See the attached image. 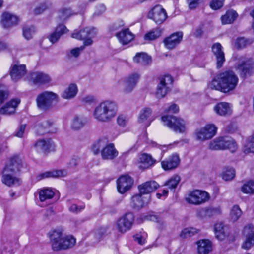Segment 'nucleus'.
Instances as JSON below:
<instances>
[{
	"mask_svg": "<svg viewBox=\"0 0 254 254\" xmlns=\"http://www.w3.org/2000/svg\"><path fill=\"white\" fill-rule=\"evenodd\" d=\"M203 0H186L189 8L190 10L196 9Z\"/></svg>",
	"mask_w": 254,
	"mask_h": 254,
	"instance_id": "obj_57",
	"label": "nucleus"
},
{
	"mask_svg": "<svg viewBox=\"0 0 254 254\" xmlns=\"http://www.w3.org/2000/svg\"><path fill=\"white\" fill-rule=\"evenodd\" d=\"M74 13L70 8H63L59 12V17L61 20H64Z\"/></svg>",
	"mask_w": 254,
	"mask_h": 254,
	"instance_id": "obj_53",
	"label": "nucleus"
},
{
	"mask_svg": "<svg viewBox=\"0 0 254 254\" xmlns=\"http://www.w3.org/2000/svg\"><path fill=\"white\" fill-rule=\"evenodd\" d=\"M85 208L84 205L78 206L75 204H71L69 207V210L73 213H78Z\"/></svg>",
	"mask_w": 254,
	"mask_h": 254,
	"instance_id": "obj_61",
	"label": "nucleus"
},
{
	"mask_svg": "<svg viewBox=\"0 0 254 254\" xmlns=\"http://www.w3.org/2000/svg\"><path fill=\"white\" fill-rule=\"evenodd\" d=\"M84 49V45L80 47L72 49L71 50L70 55H69V56H71V57H77L79 55L80 52L83 51Z\"/></svg>",
	"mask_w": 254,
	"mask_h": 254,
	"instance_id": "obj_64",
	"label": "nucleus"
},
{
	"mask_svg": "<svg viewBox=\"0 0 254 254\" xmlns=\"http://www.w3.org/2000/svg\"><path fill=\"white\" fill-rule=\"evenodd\" d=\"M26 73L25 64L13 63L10 67V75L12 80L16 81L21 78Z\"/></svg>",
	"mask_w": 254,
	"mask_h": 254,
	"instance_id": "obj_22",
	"label": "nucleus"
},
{
	"mask_svg": "<svg viewBox=\"0 0 254 254\" xmlns=\"http://www.w3.org/2000/svg\"><path fill=\"white\" fill-rule=\"evenodd\" d=\"M182 143V142L175 141L173 143L169 144L168 145H158V147L162 150V151L165 152L168 149H171L175 146H177L178 144Z\"/></svg>",
	"mask_w": 254,
	"mask_h": 254,
	"instance_id": "obj_63",
	"label": "nucleus"
},
{
	"mask_svg": "<svg viewBox=\"0 0 254 254\" xmlns=\"http://www.w3.org/2000/svg\"><path fill=\"white\" fill-rule=\"evenodd\" d=\"M215 237L219 240H223L226 236L224 231V225L221 223H217L214 225Z\"/></svg>",
	"mask_w": 254,
	"mask_h": 254,
	"instance_id": "obj_41",
	"label": "nucleus"
},
{
	"mask_svg": "<svg viewBox=\"0 0 254 254\" xmlns=\"http://www.w3.org/2000/svg\"><path fill=\"white\" fill-rule=\"evenodd\" d=\"M224 0H212L210 3V7L214 10H217L222 7Z\"/></svg>",
	"mask_w": 254,
	"mask_h": 254,
	"instance_id": "obj_58",
	"label": "nucleus"
},
{
	"mask_svg": "<svg viewBox=\"0 0 254 254\" xmlns=\"http://www.w3.org/2000/svg\"><path fill=\"white\" fill-rule=\"evenodd\" d=\"M147 237V234L143 232L136 234L134 238L136 242L140 245H143L146 243V240Z\"/></svg>",
	"mask_w": 254,
	"mask_h": 254,
	"instance_id": "obj_55",
	"label": "nucleus"
},
{
	"mask_svg": "<svg viewBox=\"0 0 254 254\" xmlns=\"http://www.w3.org/2000/svg\"><path fill=\"white\" fill-rule=\"evenodd\" d=\"M64 243L62 248L66 250L72 248L76 244V239L72 235H64Z\"/></svg>",
	"mask_w": 254,
	"mask_h": 254,
	"instance_id": "obj_50",
	"label": "nucleus"
},
{
	"mask_svg": "<svg viewBox=\"0 0 254 254\" xmlns=\"http://www.w3.org/2000/svg\"><path fill=\"white\" fill-rule=\"evenodd\" d=\"M35 33V28L33 26H25L23 28V35L27 40L31 39Z\"/></svg>",
	"mask_w": 254,
	"mask_h": 254,
	"instance_id": "obj_51",
	"label": "nucleus"
},
{
	"mask_svg": "<svg viewBox=\"0 0 254 254\" xmlns=\"http://www.w3.org/2000/svg\"><path fill=\"white\" fill-rule=\"evenodd\" d=\"M160 36V32L158 31H151L144 36V39L148 40H153Z\"/></svg>",
	"mask_w": 254,
	"mask_h": 254,
	"instance_id": "obj_59",
	"label": "nucleus"
},
{
	"mask_svg": "<svg viewBox=\"0 0 254 254\" xmlns=\"http://www.w3.org/2000/svg\"><path fill=\"white\" fill-rule=\"evenodd\" d=\"M161 121L164 126L178 133H183L188 128L187 122L180 118L173 116H163Z\"/></svg>",
	"mask_w": 254,
	"mask_h": 254,
	"instance_id": "obj_6",
	"label": "nucleus"
},
{
	"mask_svg": "<svg viewBox=\"0 0 254 254\" xmlns=\"http://www.w3.org/2000/svg\"><path fill=\"white\" fill-rule=\"evenodd\" d=\"M159 187L155 181H147L138 186L139 193L143 194H149L154 192Z\"/></svg>",
	"mask_w": 254,
	"mask_h": 254,
	"instance_id": "obj_28",
	"label": "nucleus"
},
{
	"mask_svg": "<svg viewBox=\"0 0 254 254\" xmlns=\"http://www.w3.org/2000/svg\"><path fill=\"white\" fill-rule=\"evenodd\" d=\"M59 101L58 95L50 91H45L39 94L36 98L38 107L42 110L50 108L54 103Z\"/></svg>",
	"mask_w": 254,
	"mask_h": 254,
	"instance_id": "obj_7",
	"label": "nucleus"
},
{
	"mask_svg": "<svg viewBox=\"0 0 254 254\" xmlns=\"http://www.w3.org/2000/svg\"><path fill=\"white\" fill-rule=\"evenodd\" d=\"M173 82V78L169 75H165L160 78L156 92L158 98H163L167 94L170 90Z\"/></svg>",
	"mask_w": 254,
	"mask_h": 254,
	"instance_id": "obj_16",
	"label": "nucleus"
},
{
	"mask_svg": "<svg viewBox=\"0 0 254 254\" xmlns=\"http://www.w3.org/2000/svg\"><path fill=\"white\" fill-rule=\"evenodd\" d=\"M21 167V160L18 157L12 158L3 169L1 177L2 183L8 187L20 185L22 181L16 176V173L20 171Z\"/></svg>",
	"mask_w": 254,
	"mask_h": 254,
	"instance_id": "obj_3",
	"label": "nucleus"
},
{
	"mask_svg": "<svg viewBox=\"0 0 254 254\" xmlns=\"http://www.w3.org/2000/svg\"><path fill=\"white\" fill-rule=\"evenodd\" d=\"M211 48L212 52L216 58L217 68H220L225 62L223 48L220 43L217 42L213 44Z\"/></svg>",
	"mask_w": 254,
	"mask_h": 254,
	"instance_id": "obj_20",
	"label": "nucleus"
},
{
	"mask_svg": "<svg viewBox=\"0 0 254 254\" xmlns=\"http://www.w3.org/2000/svg\"><path fill=\"white\" fill-rule=\"evenodd\" d=\"M116 36L120 42L123 45L127 44L134 38V34L128 28L117 33Z\"/></svg>",
	"mask_w": 254,
	"mask_h": 254,
	"instance_id": "obj_31",
	"label": "nucleus"
},
{
	"mask_svg": "<svg viewBox=\"0 0 254 254\" xmlns=\"http://www.w3.org/2000/svg\"><path fill=\"white\" fill-rule=\"evenodd\" d=\"M134 215L132 213H127L120 218L116 222V228L121 233L129 230L134 222Z\"/></svg>",
	"mask_w": 254,
	"mask_h": 254,
	"instance_id": "obj_15",
	"label": "nucleus"
},
{
	"mask_svg": "<svg viewBox=\"0 0 254 254\" xmlns=\"http://www.w3.org/2000/svg\"><path fill=\"white\" fill-rule=\"evenodd\" d=\"M18 22V17L10 13L4 12L1 16L0 23L4 28H8L15 25Z\"/></svg>",
	"mask_w": 254,
	"mask_h": 254,
	"instance_id": "obj_30",
	"label": "nucleus"
},
{
	"mask_svg": "<svg viewBox=\"0 0 254 254\" xmlns=\"http://www.w3.org/2000/svg\"><path fill=\"white\" fill-rule=\"evenodd\" d=\"M85 123V119L83 117L75 116L72 120L71 127L74 130L79 129L84 126Z\"/></svg>",
	"mask_w": 254,
	"mask_h": 254,
	"instance_id": "obj_46",
	"label": "nucleus"
},
{
	"mask_svg": "<svg viewBox=\"0 0 254 254\" xmlns=\"http://www.w3.org/2000/svg\"><path fill=\"white\" fill-rule=\"evenodd\" d=\"M181 180L180 177L178 175H174L165 182L164 186H166L170 190H175Z\"/></svg>",
	"mask_w": 254,
	"mask_h": 254,
	"instance_id": "obj_43",
	"label": "nucleus"
},
{
	"mask_svg": "<svg viewBox=\"0 0 254 254\" xmlns=\"http://www.w3.org/2000/svg\"><path fill=\"white\" fill-rule=\"evenodd\" d=\"M30 79L35 84H46L51 81V78L49 75L41 72L32 73L30 74Z\"/></svg>",
	"mask_w": 254,
	"mask_h": 254,
	"instance_id": "obj_25",
	"label": "nucleus"
},
{
	"mask_svg": "<svg viewBox=\"0 0 254 254\" xmlns=\"http://www.w3.org/2000/svg\"><path fill=\"white\" fill-rule=\"evenodd\" d=\"M150 199V196H143V194L139 193L131 197L130 205L134 209H139L147 204Z\"/></svg>",
	"mask_w": 254,
	"mask_h": 254,
	"instance_id": "obj_23",
	"label": "nucleus"
},
{
	"mask_svg": "<svg viewBox=\"0 0 254 254\" xmlns=\"http://www.w3.org/2000/svg\"><path fill=\"white\" fill-rule=\"evenodd\" d=\"M106 139L99 140L93 146L92 150L94 154H96L99 153L100 148L103 147L101 151V155L103 159H113L117 156L118 151L115 148L114 145L112 143L107 144Z\"/></svg>",
	"mask_w": 254,
	"mask_h": 254,
	"instance_id": "obj_5",
	"label": "nucleus"
},
{
	"mask_svg": "<svg viewBox=\"0 0 254 254\" xmlns=\"http://www.w3.org/2000/svg\"><path fill=\"white\" fill-rule=\"evenodd\" d=\"M53 122L50 120H45L41 124L36 127L37 133L42 135L47 132V129L52 126Z\"/></svg>",
	"mask_w": 254,
	"mask_h": 254,
	"instance_id": "obj_45",
	"label": "nucleus"
},
{
	"mask_svg": "<svg viewBox=\"0 0 254 254\" xmlns=\"http://www.w3.org/2000/svg\"><path fill=\"white\" fill-rule=\"evenodd\" d=\"M78 88L75 84H71L66 88L62 94V97L66 99L74 98L77 94Z\"/></svg>",
	"mask_w": 254,
	"mask_h": 254,
	"instance_id": "obj_37",
	"label": "nucleus"
},
{
	"mask_svg": "<svg viewBox=\"0 0 254 254\" xmlns=\"http://www.w3.org/2000/svg\"><path fill=\"white\" fill-rule=\"evenodd\" d=\"M241 191L245 194H254V181L250 180L245 183L241 187Z\"/></svg>",
	"mask_w": 254,
	"mask_h": 254,
	"instance_id": "obj_47",
	"label": "nucleus"
},
{
	"mask_svg": "<svg viewBox=\"0 0 254 254\" xmlns=\"http://www.w3.org/2000/svg\"><path fill=\"white\" fill-rule=\"evenodd\" d=\"M52 144L51 139H41L37 140L35 144V148L38 152H45L48 151Z\"/></svg>",
	"mask_w": 254,
	"mask_h": 254,
	"instance_id": "obj_33",
	"label": "nucleus"
},
{
	"mask_svg": "<svg viewBox=\"0 0 254 254\" xmlns=\"http://www.w3.org/2000/svg\"><path fill=\"white\" fill-rule=\"evenodd\" d=\"M182 32H177L166 37L163 41L165 47L168 49H172L179 45L183 38Z\"/></svg>",
	"mask_w": 254,
	"mask_h": 254,
	"instance_id": "obj_21",
	"label": "nucleus"
},
{
	"mask_svg": "<svg viewBox=\"0 0 254 254\" xmlns=\"http://www.w3.org/2000/svg\"><path fill=\"white\" fill-rule=\"evenodd\" d=\"M140 75L137 72L131 73L122 78L118 82L119 85L125 93L131 92L138 84Z\"/></svg>",
	"mask_w": 254,
	"mask_h": 254,
	"instance_id": "obj_8",
	"label": "nucleus"
},
{
	"mask_svg": "<svg viewBox=\"0 0 254 254\" xmlns=\"http://www.w3.org/2000/svg\"><path fill=\"white\" fill-rule=\"evenodd\" d=\"M148 17L153 19L156 23L160 24L166 20L167 14L161 5H157L149 12Z\"/></svg>",
	"mask_w": 254,
	"mask_h": 254,
	"instance_id": "obj_17",
	"label": "nucleus"
},
{
	"mask_svg": "<svg viewBox=\"0 0 254 254\" xmlns=\"http://www.w3.org/2000/svg\"><path fill=\"white\" fill-rule=\"evenodd\" d=\"M214 111L219 116H229L232 112V105L227 102H220L214 107Z\"/></svg>",
	"mask_w": 254,
	"mask_h": 254,
	"instance_id": "obj_27",
	"label": "nucleus"
},
{
	"mask_svg": "<svg viewBox=\"0 0 254 254\" xmlns=\"http://www.w3.org/2000/svg\"><path fill=\"white\" fill-rule=\"evenodd\" d=\"M221 176L225 181H231L235 177V170L232 167H225L222 171Z\"/></svg>",
	"mask_w": 254,
	"mask_h": 254,
	"instance_id": "obj_44",
	"label": "nucleus"
},
{
	"mask_svg": "<svg viewBox=\"0 0 254 254\" xmlns=\"http://www.w3.org/2000/svg\"><path fill=\"white\" fill-rule=\"evenodd\" d=\"M180 158L177 153H173L161 162V166L165 171L176 169L180 163Z\"/></svg>",
	"mask_w": 254,
	"mask_h": 254,
	"instance_id": "obj_19",
	"label": "nucleus"
},
{
	"mask_svg": "<svg viewBox=\"0 0 254 254\" xmlns=\"http://www.w3.org/2000/svg\"><path fill=\"white\" fill-rule=\"evenodd\" d=\"M133 61L140 65H146L151 62V57L145 52H139L134 56Z\"/></svg>",
	"mask_w": 254,
	"mask_h": 254,
	"instance_id": "obj_34",
	"label": "nucleus"
},
{
	"mask_svg": "<svg viewBox=\"0 0 254 254\" xmlns=\"http://www.w3.org/2000/svg\"><path fill=\"white\" fill-rule=\"evenodd\" d=\"M217 130V127L215 125L209 124L196 130L194 135L197 140L204 141L213 137L216 135Z\"/></svg>",
	"mask_w": 254,
	"mask_h": 254,
	"instance_id": "obj_11",
	"label": "nucleus"
},
{
	"mask_svg": "<svg viewBox=\"0 0 254 254\" xmlns=\"http://www.w3.org/2000/svg\"><path fill=\"white\" fill-rule=\"evenodd\" d=\"M134 180L128 175L121 176L117 180V188L118 192L124 194L132 187Z\"/></svg>",
	"mask_w": 254,
	"mask_h": 254,
	"instance_id": "obj_18",
	"label": "nucleus"
},
{
	"mask_svg": "<svg viewBox=\"0 0 254 254\" xmlns=\"http://www.w3.org/2000/svg\"><path fill=\"white\" fill-rule=\"evenodd\" d=\"M8 96V92L5 86L0 84V105L6 100Z\"/></svg>",
	"mask_w": 254,
	"mask_h": 254,
	"instance_id": "obj_54",
	"label": "nucleus"
},
{
	"mask_svg": "<svg viewBox=\"0 0 254 254\" xmlns=\"http://www.w3.org/2000/svg\"><path fill=\"white\" fill-rule=\"evenodd\" d=\"M50 238L52 249L55 251L65 250L66 248H62L64 243V234L61 229H57L51 231Z\"/></svg>",
	"mask_w": 254,
	"mask_h": 254,
	"instance_id": "obj_14",
	"label": "nucleus"
},
{
	"mask_svg": "<svg viewBox=\"0 0 254 254\" xmlns=\"http://www.w3.org/2000/svg\"><path fill=\"white\" fill-rule=\"evenodd\" d=\"M236 64V68L244 76L249 75L254 71V61L252 59L241 56Z\"/></svg>",
	"mask_w": 254,
	"mask_h": 254,
	"instance_id": "obj_12",
	"label": "nucleus"
},
{
	"mask_svg": "<svg viewBox=\"0 0 254 254\" xmlns=\"http://www.w3.org/2000/svg\"><path fill=\"white\" fill-rule=\"evenodd\" d=\"M155 162V160L150 154L143 153L139 156L137 166L140 169H145L153 165Z\"/></svg>",
	"mask_w": 254,
	"mask_h": 254,
	"instance_id": "obj_26",
	"label": "nucleus"
},
{
	"mask_svg": "<svg viewBox=\"0 0 254 254\" xmlns=\"http://www.w3.org/2000/svg\"><path fill=\"white\" fill-rule=\"evenodd\" d=\"M250 44V41L244 38H238L235 42V46L238 48H243Z\"/></svg>",
	"mask_w": 254,
	"mask_h": 254,
	"instance_id": "obj_56",
	"label": "nucleus"
},
{
	"mask_svg": "<svg viewBox=\"0 0 254 254\" xmlns=\"http://www.w3.org/2000/svg\"><path fill=\"white\" fill-rule=\"evenodd\" d=\"M221 208L219 206L208 207L205 210V215L208 217H212L221 214Z\"/></svg>",
	"mask_w": 254,
	"mask_h": 254,
	"instance_id": "obj_48",
	"label": "nucleus"
},
{
	"mask_svg": "<svg viewBox=\"0 0 254 254\" xmlns=\"http://www.w3.org/2000/svg\"><path fill=\"white\" fill-rule=\"evenodd\" d=\"M209 149L211 150H229L232 152H235L237 145L234 139L228 136H220L215 138L209 143Z\"/></svg>",
	"mask_w": 254,
	"mask_h": 254,
	"instance_id": "obj_4",
	"label": "nucleus"
},
{
	"mask_svg": "<svg viewBox=\"0 0 254 254\" xmlns=\"http://www.w3.org/2000/svg\"><path fill=\"white\" fill-rule=\"evenodd\" d=\"M197 251L199 254H208L212 251V243L208 239L200 240L197 242Z\"/></svg>",
	"mask_w": 254,
	"mask_h": 254,
	"instance_id": "obj_32",
	"label": "nucleus"
},
{
	"mask_svg": "<svg viewBox=\"0 0 254 254\" xmlns=\"http://www.w3.org/2000/svg\"><path fill=\"white\" fill-rule=\"evenodd\" d=\"M118 109L115 101L111 100H103L95 106L92 112V116L98 123L109 122L116 116Z\"/></svg>",
	"mask_w": 254,
	"mask_h": 254,
	"instance_id": "obj_1",
	"label": "nucleus"
},
{
	"mask_svg": "<svg viewBox=\"0 0 254 254\" xmlns=\"http://www.w3.org/2000/svg\"><path fill=\"white\" fill-rule=\"evenodd\" d=\"M243 239L241 247L245 250H249L254 246V226L251 224H246L242 230Z\"/></svg>",
	"mask_w": 254,
	"mask_h": 254,
	"instance_id": "obj_13",
	"label": "nucleus"
},
{
	"mask_svg": "<svg viewBox=\"0 0 254 254\" xmlns=\"http://www.w3.org/2000/svg\"><path fill=\"white\" fill-rule=\"evenodd\" d=\"M67 171L65 170H52L46 171L39 175V180L46 178H56L64 177L66 175Z\"/></svg>",
	"mask_w": 254,
	"mask_h": 254,
	"instance_id": "obj_36",
	"label": "nucleus"
},
{
	"mask_svg": "<svg viewBox=\"0 0 254 254\" xmlns=\"http://www.w3.org/2000/svg\"><path fill=\"white\" fill-rule=\"evenodd\" d=\"M238 16L236 12L233 10H228L221 17L223 24H230L234 21Z\"/></svg>",
	"mask_w": 254,
	"mask_h": 254,
	"instance_id": "obj_39",
	"label": "nucleus"
},
{
	"mask_svg": "<svg viewBox=\"0 0 254 254\" xmlns=\"http://www.w3.org/2000/svg\"><path fill=\"white\" fill-rule=\"evenodd\" d=\"M68 31L67 28L64 25L61 24L58 26L55 31L49 36V39L52 43L56 42L60 36Z\"/></svg>",
	"mask_w": 254,
	"mask_h": 254,
	"instance_id": "obj_35",
	"label": "nucleus"
},
{
	"mask_svg": "<svg viewBox=\"0 0 254 254\" xmlns=\"http://www.w3.org/2000/svg\"><path fill=\"white\" fill-rule=\"evenodd\" d=\"M179 111V107L175 104H172L167 107H165V111L168 113H176Z\"/></svg>",
	"mask_w": 254,
	"mask_h": 254,
	"instance_id": "obj_62",
	"label": "nucleus"
},
{
	"mask_svg": "<svg viewBox=\"0 0 254 254\" xmlns=\"http://www.w3.org/2000/svg\"><path fill=\"white\" fill-rule=\"evenodd\" d=\"M20 102V100L18 98L11 100L0 109V114L4 115L14 114Z\"/></svg>",
	"mask_w": 254,
	"mask_h": 254,
	"instance_id": "obj_29",
	"label": "nucleus"
},
{
	"mask_svg": "<svg viewBox=\"0 0 254 254\" xmlns=\"http://www.w3.org/2000/svg\"><path fill=\"white\" fill-rule=\"evenodd\" d=\"M242 211L238 205H234L230 212L229 217L230 221L232 222H236L242 216Z\"/></svg>",
	"mask_w": 254,
	"mask_h": 254,
	"instance_id": "obj_42",
	"label": "nucleus"
},
{
	"mask_svg": "<svg viewBox=\"0 0 254 254\" xmlns=\"http://www.w3.org/2000/svg\"><path fill=\"white\" fill-rule=\"evenodd\" d=\"M97 31L93 27H86L80 31L75 30L72 34V37L84 41V46H90L93 43L92 38L96 35Z\"/></svg>",
	"mask_w": 254,
	"mask_h": 254,
	"instance_id": "obj_10",
	"label": "nucleus"
},
{
	"mask_svg": "<svg viewBox=\"0 0 254 254\" xmlns=\"http://www.w3.org/2000/svg\"><path fill=\"white\" fill-rule=\"evenodd\" d=\"M12 249L10 242H5L0 245V254H12Z\"/></svg>",
	"mask_w": 254,
	"mask_h": 254,
	"instance_id": "obj_52",
	"label": "nucleus"
},
{
	"mask_svg": "<svg viewBox=\"0 0 254 254\" xmlns=\"http://www.w3.org/2000/svg\"><path fill=\"white\" fill-rule=\"evenodd\" d=\"M117 122L120 126L124 127L127 125L128 119L126 116L120 115L117 119Z\"/></svg>",
	"mask_w": 254,
	"mask_h": 254,
	"instance_id": "obj_60",
	"label": "nucleus"
},
{
	"mask_svg": "<svg viewBox=\"0 0 254 254\" xmlns=\"http://www.w3.org/2000/svg\"><path fill=\"white\" fill-rule=\"evenodd\" d=\"M210 199L208 193L199 190L190 191L185 198L186 201L191 204L200 205L208 201Z\"/></svg>",
	"mask_w": 254,
	"mask_h": 254,
	"instance_id": "obj_9",
	"label": "nucleus"
},
{
	"mask_svg": "<svg viewBox=\"0 0 254 254\" xmlns=\"http://www.w3.org/2000/svg\"><path fill=\"white\" fill-rule=\"evenodd\" d=\"M151 115L152 110L150 108L147 107L143 108L139 114L138 122L146 127H148L154 120Z\"/></svg>",
	"mask_w": 254,
	"mask_h": 254,
	"instance_id": "obj_24",
	"label": "nucleus"
},
{
	"mask_svg": "<svg viewBox=\"0 0 254 254\" xmlns=\"http://www.w3.org/2000/svg\"><path fill=\"white\" fill-rule=\"evenodd\" d=\"M238 78L234 72L230 70L220 73L210 84V87L223 92L234 90L238 83Z\"/></svg>",
	"mask_w": 254,
	"mask_h": 254,
	"instance_id": "obj_2",
	"label": "nucleus"
},
{
	"mask_svg": "<svg viewBox=\"0 0 254 254\" xmlns=\"http://www.w3.org/2000/svg\"><path fill=\"white\" fill-rule=\"evenodd\" d=\"M199 230L195 228L190 227L184 229L180 233V237L183 238L190 237L198 233Z\"/></svg>",
	"mask_w": 254,
	"mask_h": 254,
	"instance_id": "obj_49",
	"label": "nucleus"
},
{
	"mask_svg": "<svg viewBox=\"0 0 254 254\" xmlns=\"http://www.w3.org/2000/svg\"><path fill=\"white\" fill-rule=\"evenodd\" d=\"M54 195V192L50 188H44L39 191V200L42 202L51 199Z\"/></svg>",
	"mask_w": 254,
	"mask_h": 254,
	"instance_id": "obj_38",
	"label": "nucleus"
},
{
	"mask_svg": "<svg viewBox=\"0 0 254 254\" xmlns=\"http://www.w3.org/2000/svg\"><path fill=\"white\" fill-rule=\"evenodd\" d=\"M243 151L246 154L254 153V132L246 140Z\"/></svg>",
	"mask_w": 254,
	"mask_h": 254,
	"instance_id": "obj_40",
	"label": "nucleus"
}]
</instances>
